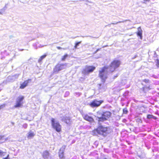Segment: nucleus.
I'll list each match as a JSON object with an SVG mask.
<instances>
[{
  "mask_svg": "<svg viewBox=\"0 0 159 159\" xmlns=\"http://www.w3.org/2000/svg\"><path fill=\"white\" fill-rule=\"evenodd\" d=\"M111 132L110 127L105 125H100L91 131V134L93 136H101L105 137Z\"/></svg>",
  "mask_w": 159,
  "mask_h": 159,
  "instance_id": "obj_1",
  "label": "nucleus"
},
{
  "mask_svg": "<svg viewBox=\"0 0 159 159\" xmlns=\"http://www.w3.org/2000/svg\"><path fill=\"white\" fill-rule=\"evenodd\" d=\"M111 113L110 111H106L103 112L101 114V116L98 117V122H100L107 120L111 117Z\"/></svg>",
  "mask_w": 159,
  "mask_h": 159,
  "instance_id": "obj_2",
  "label": "nucleus"
},
{
  "mask_svg": "<svg viewBox=\"0 0 159 159\" xmlns=\"http://www.w3.org/2000/svg\"><path fill=\"white\" fill-rule=\"evenodd\" d=\"M51 123L52 128L57 132L59 133L62 131V127L60 123L57 121L54 118L51 119Z\"/></svg>",
  "mask_w": 159,
  "mask_h": 159,
  "instance_id": "obj_3",
  "label": "nucleus"
},
{
  "mask_svg": "<svg viewBox=\"0 0 159 159\" xmlns=\"http://www.w3.org/2000/svg\"><path fill=\"white\" fill-rule=\"evenodd\" d=\"M108 68V66H104L102 67L101 70L99 71V77L101 79V81L103 83L105 82L107 78L106 73L105 72Z\"/></svg>",
  "mask_w": 159,
  "mask_h": 159,
  "instance_id": "obj_4",
  "label": "nucleus"
},
{
  "mask_svg": "<svg viewBox=\"0 0 159 159\" xmlns=\"http://www.w3.org/2000/svg\"><path fill=\"white\" fill-rule=\"evenodd\" d=\"M121 64L120 61L114 60L112 61L109 65L110 71L112 72L115 70Z\"/></svg>",
  "mask_w": 159,
  "mask_h": 159,
  "instance_id": "obj_5",
  "label": "nucleus"
},
{
  "mask_svg": "<svg viewBox=\"0 0 159 159\" xmlns=\"http://www.w3.org/2000/svg\"><path fill=\"white\" fill-rule=\"evenodd\" d=\"M96 67L93 66H86L84 69L82 71L84 75H88L90 73L93 72L95 69Z\"/></svg>",
  "mask_w": 159,
  "mask_h": 159,
  "instance_id": "obj_6",
  "label": "nucleus"
},
{
  "mask_svg": "<svg viewBox=\"0 0 159 159\" xmlns=\"http://www.w3.org/2000/svg\"><path fill=\"white\" fill-rule=\"evenodd\" d=\"M103 102V100H98L95 99L92 101L90 103L89 105L92 107H96L100 106Z\"/></svg>",
  "mask_w": 159,
  "mask_h": 159,
  "instance_id": "obj_7",
  "label": "nucleus"
},
{
  "mask_svg": "<svg viewBox=\"0 0 159 159\" xmlns=\"http://www.w3.org/2000/svg\"><path fill=\"white\" fill-rule=\"evenodd\" d=\"M65 65V64H57L55 66L54 70L53 72L57 73L60 70L64 69V66Z\"/></svg>",
  "mask_w": 159,
  "mask_h": 159,
  "instance_id": "obj_8",
  "label": "nucleus"
},
{
  "mask_svg": "<svg viewBox=\"0 0 159 159\" xmlns=\"http://www.w3.org/2000/svg\"><path fill=\"white\" fill-rule=\"evenodd\" d=\"M31 81V79H28V80L24 81L22 83L20 84L19 87V88L21 89H24L28 85V84Z\"/></svg>",
  "mask_w": 159,
  "mask_h": 159,
  "instance_id": "obj_9",
  "label": "nucleus"
},
{
  "mask_svg": "<svg viewBox=\"0 0 159 159\" xmlns=\"http://www.w3.org/2000/svg\"><path fill=\"white\" fill-rule=\"evenodd\" d=\"M142 32L143 31L140 27H139L138 28V31L136 33L137 36L139 37L141 39H142Z\"/></svg>",
  "mask_w": 159,
  "mask_h": 159,
  "instance_id": "obj_10",
  "label": "nucleus"
},
{
  "mask_svg": "<svg viewBox=\"0 0 159 159\" xmlns=\"http://www.w3.org/2000/svg\"><path fill=\"white\" fill-rule=\"evenodd\" d=\"M64 148H61L58 152L59 157L61 159H63L64 158Z\"/></svg>",
  "mask_w": 159,
  "mask_h": 159,
  "instance_id": "obj_11",
  "label": "nucleus"
},
{
  "mask_svg": "<svg viewBox=\"0 0 159 159\" xmlns=\"http://www.w3.org/2000/svg\"><path fill=\"white\" fill-rule=\"evenodd\" d=\"M62 120L67 124H70L71 123V119L70 117H65L62 119Z\"/></svg>",
  "mask_w": 159,
  "mask_h": 159,
  "instance_id": "obj_12",
  "label": "nucleus"
},
{
  "mask_svg": "<svg viewBox=\"0 0 159 159\" xmlns=\"http://www.w3.org/2000/svg\"><path fill=\"white\" fill-rule=\"evenodd\" d=\"M35 135V134L31 130H30L28 133L27 137L28 139H31L33 138Z\"/></svg>",
  "mask_w": 159,
  "mask_h": 159,
  "instance_id": "obj_13",
  "label": "nucleus"
},
{
  "mask_svg": "<svg viewBox=\"0 0 159 159\" xmlns=\"http://www.w3.org/2000/svg\"><path fill=\"white\" fill-rule=\"evenodd\" d=\"M83 117L85 120L89 122H92L93 120V118L92 117L89 116L88 115H84L83 116Z\"/></svg>",
  "mask_w": 159,
  "mask_h": 159,
  "instance_id": "obj_14",
  "label": "nucleus"
},
{
  "mask_svg": "<svg viewBox=\"0 0 159 159\" xmlns=\"http://www.w3.org/2000/svg\"><path fill=\"white\" fill-rule=\"evenodd\" d=\"M47 56V54H45L44 55L41 56L38 60V62L39 63H41L43 59L45 58Z\"/></svg>",
  "mask_w": 159,
  "mask_h": 159,
  "instance_id": "obj_15",
  "label": "nucleus"
},
{
  "mask_svg": "<svg viewBox=\"0 0 159 159\" xmlns=\"http://www.w3.org/2000/svg\"><path fill=\"white\" fill-rule=\"evenodd\" d=\"M22 105V103L20 102H18L17 101H16V103L14 106L15 107H20Z\"/></svg>",
  "mask_w": 159,
  "mask_h": 159,
  "instance_id": "obj_16",
  "label": "nucleus"
},
{
  "mask_svg": "<svg viewBox=\"0 0 159 159\" xmlns=\"http://www.w3.org/2000/svg\"><path fill=\"white\" fill-rule=\"evenodd\" d=\"M49 155V152L47 151H45L43 152V156L44 158H46Z\"/></svg>",
  "mask_w": 159,
  "mask_h": 159,
  "instance_id": "obj_17",
  "label": "nucleus"
},
{
  "mask_svg": "<svg viewBox=\"0 0 159 159\" xmlns=\"http://www.w3.org/2000/svg\"><path fill=\"white\" fill-rule=\"evenodd\" d=\"M24 98V96H19L17 98L16 101L19 102H21V101H23Z\"/></svg>",
  "mask_w": 159,
  "mask_h": 159,
  "instance_id": "obj_18",
  "label": "nucleus"
},
{
  "mask_svg": "<svg viewBox=\"0 0 159 159\" xmlns=\"http://www.w3.org/2000/svg\"><path fill=\"white\" fill-rule=\"evenodd\" d=\"M128 113V111L127 110V108L126 107H125L123 109V114H126Z\"/></svg>",
  "mask_w": 159,
  "mask_h": 159,
  "instance_id": "obj_19",
  "label": "nucleus"
},
{
  "mask_svg": "<svg viewBox=\"0 0 159 159\" xmlns=\"http://www.w3.org/2000/svg\"><path fill=\"white\" fill-rule=\"evenodd\" d=\"M147 118L148 119L151 118H153L154 119H156L155 117H154L151 114H148L147 116Z\"/></svg>",
  "mask_w": 159,
  "mask_h": 159,
  "instance_id": "obj_20",
  "label": "nucleus"
},
{
  "mask_svg": "<svg viewBox=\"0 0 159 159\" xmlns=\"http://www.w3.org/2000/svg\"><path fill=\"white\" fill-rule=\"evenodd\" d=\"M68 56V55L67 54H65L63 56H62L61 58V60L62 61L65 60L67 57Z\"/></svg>",
  "mask_w": 159,
  "mask_h": 159,
  "instance_id": "obj_21",
  "label": "nucleus"
},
{
  "mask_svg": "<svg viewBox=\"0 0 159 159\" xmlns=\"http://www.w3.org/2000/svg\"><path fill=\"white\" fill-rule=\"evenodd\" d=\"M81 41H80L79 42L75 43V45L74 46L75 48H77V46L79 45V44L81 43Z\"/></svg>",
  "mask_w": 159,
  "mask_h": 159,
  "instance_id": "obj_22",
  "label": "nucleus"
},
{
  "mask_svg": "<svg viewBox=\"0 0 159 159\" xmlns=\"http://www.w3.org/2000/svg\"><path fill=\"white\" fill-rule=\"evenodd\" d=\"M156 65L158 67H159V59H157L156 61Z\"/></svg>",
  "mask_w": 159,
  "mask_h": 159,
  "instance_id": "obj_23",
  "label": "nucleus"
},
{
  "mask_svg": "<svg viewBox=\"0 0 159 159\" xmlns=\"http://www.w3.org/2000/svg\"><path fill=\"white\" fill-rule=\"evenodd\" d=\"M143 82L146 83H148L149 81V80L148 79H144L143 80Z\"/></svg>",
  "mask_w": 159,
  "mask_h": 159,
  "instance_id": "obj_24",
  "label": "nucleus"
},
{
  "mask_svg": "<svg viewBox=\"0 0 159 159\" xmlns=\"http://www.w3.org/2000/svg\"><path fill=\"white\" fill-rule=\"evenodd\" d=\"M2 159H10L9 158V154H8L6 157L3 158Z\"/></svg>",
  "mask_w": 159,
  "mask_h": 159,
  "instance_id": "obj_25",
  "label": "nucleus"
},
{
  "mask_svg": "<svg viewBox=\"0 0 159 159\" xmlns=\"http://www.w3.org/2000/svg\"><path fill=\"white\" fill-rule=\"evenodd\" d=\"M5 106V104H2L0 105V110L4 107Z\"/></svg>",
  "mask_w": 159,
  "mask_h": 159,
  "instance_id": "obj_26",
  "label": "nucleus"
},
{
  "mask_svg": "<svg viewBox=\"0 0 159 159\" xmlns=\"http://www.w3.org/2000/svg\"><path fill=\"white\" fill-rule=\"evenodd\" d=\"M3 136L0 135V140H2L3 139Z\"/></svg>",
  "mask_w": 159,
  "mask_h": 159,
  "instance_id": "obj_27",
  "label": "nucleus"
},
{
  "mask_svg": "<svg viewBox=\"0 0 159 159\" xmlns=\"http://www.w3.org/2000/svg\"><path fill=\"white\" fill-rule=\"evenodd\" d=\"M3 153V152H2L1 150H0V156H2Z\"/></svg>",
  "mask_w": 159,
  "mask_h": 159,
  "instance_id": "obj_28",
  "label": "nucleus"
},
{
  "mask_svg": "<svg viewBox=\"0 0 159 159\" xmlns=\"http://www.w3.org/2000/svg\"><path fill=\"white\" fill-rule=\"evenodd\" d=\"M57 48L58 49H62V48L60 47H57Z\"/></svg>",
  "mask_w": 159,
  "mask_h": 159,
  "instance_id": "obj_29",
  "label": "nucleus"
},
{
  "mask_svg": "<svg viewBox=\"0 0 159 159\" xmlns=\"http://www.w3.org/2000/svg\"><path fill=\"white\" fill-rule=\"evenodd\" d=\"M150 0H144V1H149Z\"/></svg>",
  "mask_w": 159,
  "mask_h": 159,
  "instance_id": "obj_30",
  "label": "nucleus"
}]
</instances>
